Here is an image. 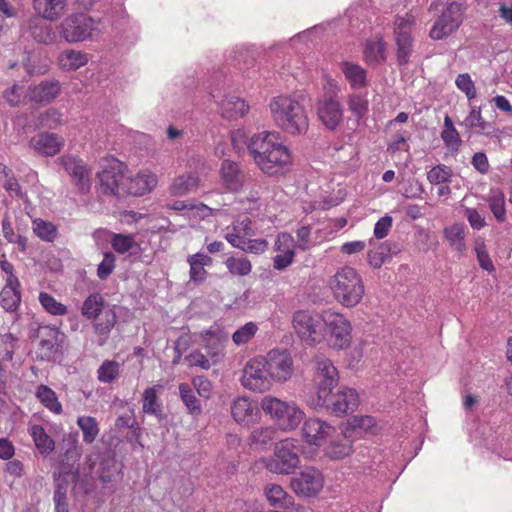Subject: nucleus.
Masks as SVG:
<instances>
[{
  "label": "nucleus",
  "mask_w": 512,
  "mask_h": 512,
  "mask_svg": "<svg viewBox=\"0 0 512 512\" xmlns=\"http://www.w3.org/2000/svg\"><path fill=\"white\" fill-rule=\"evenodd\" d=\"M244 139L248 152L256 166L266 175L283 174L291 163V153L274 132L264 131L254 134L248 141L243 131L232 134L233 146L237 149V141Z\"/></svg>",
  "instance_id": "nucleus-1"
},
{
  "label": "nucleus",
  "mask_w": 512,
  "mask_h": 512,
  "mask_svg": "<svg viewBox=\"0 0 512 512\" xmlns=\"http://www.w3.org/2000/svg\"><path fill=\"white\" fill-rule=\"evenodd\" d=\"M236 81L231 72L223 67L215 70L208 79L209 96L217 104L222 118L237 120L249 112V105L243 98L232 94Z\"/></svg>",
  "instance_id": "nucleus-2"
},
{
  "label": "nucleus",
  "mask_w": 512,
  "mask_h": 512,
  "mask_svg": "<svg viewBox=\"0 0 512 512\" xmlns=\"http://www.w3.org/2000/svg\"><path fill=\"white\" fill-rule=\"evenodd\" d=\"M273 121L282 131L292 136L305 135L309 119L304 106L290 95L273 97L269 104Z\"/></svg>",
  "instance_id": "nucleus-3"
},
{
  "label": "nucleus",
  "mask_w": 512,
  "mask_h": 512,
  "mask_svg": "<svg viewBox=\"0 0 512 512\" xmlns=\"http://www.w3.org/2000/svg\"><path fill=\"white\" fill-rule=\"evenodd\" d=\"M329 284L334 299L346 308L358 305L365 293L361 275L350 266L338 269Z\"/></svg>",
  "instance_id": "nucleus-4"
},
{
  "label": "nucleus",
  "mask_w": 512,
  "mask_h": 512,
  "mask_svg": "<svg viewBox=\"0 0 512 512\" xmlns=\"http://www.w3.org/2000/svg\"><path fill=\"white\" fill-rule=\"evenodd\" d=\"M315 394L307 399V404L313 409H319L327 396L337 386L339 374L333 362L323 354H317L313 358Z\"/></svg>",
  "instance_id": "nucleus-5"
},
{
  "label": "nucleus",
  "mask_w": 512,
  "mask_h": 512,
  "mask_svg": "<svg viewBox=\"0 0 512 512\" xmlns=\"http://www.w3.org/2000/svg\"><path fill=\"white\" fill-rule=\"evenodd\" d=\"M442 5L443 10L429 32V36L433 40H443L450 36L460 27L464 19L466 6L460 0H453L445 4L441 0L433 1L429 6V11H436Z\"/></svg>",
  "instance_id": "nucleus-6"
},
{
  "label": "nucleus",
  "mask_w": 512,
  "mask_h": 512,
  "mask_svg": "<svg viewBox=\"0 0 512 512\" xmlns=\"http://www.w3.org/2000/svg\"><path fill=\"white\" fill-rule=\"evenodd\" d=\"M261 409L283 430L295 429L304 418V412L294 402L282 401L272 396H265L261 400Z\"/></svg>",
  "instance_id": "nucleus-7"
},
{
  "label": "nucleus",
  "mask_w": 512,
  "mask_h": 512,
  "mask_svg": "<svg viewBox=\"0 0 512 512\" xmlns=\"http://www.w3.org/2000/svg\"><path fill=\"white\" fill-rule=\"evenodd\" d=\"M128 167L116 159H107L103 169L98 173L100 192L105 195L120 196L125 192Z\"/></svg>",
  "instance_id": "nucleus-8"
},
{
  "label": "nucleus",
  "mask_w": 512,
  "mask_h": 512,
  "mask_svg": "<svg viewBox=\"0 0 512 512\" xmlns=\"http://www.w3.org/2000/svg\"><path fill=\"white\" fill-rule=\"evenodd\" d=\"M292 325L302 341L314 345L324 337L325 314L320 316L307 310H299L293 314Z\"/></svg>",
  "instance_id": "nucleus-9"
},
{
  "label": "nucleus",
  "mask_w": 512,
  "mask_h": 512,
  "mask_svg": "<svg viewBox=\"0 0 512 512\" xmlns=\"http://www.w3.org/2000/svg\"><path fill=\"white\" fill-rule=\"evenodd\" d=\"M97 30L94 19L84 13H74L62 20L59 25L60 36L67 43H79L90 39Z\"/></svg>",
  "instance_id": "nucleus-10"
},
{
  "label": "nucleus",
  "mask_w": 512,
  "mask_h": 512,
  "mask_svg": "<svg viewBox=\"0 0 512 512\" xmlns=\"http://www.w3.org/2000/svg\"><path fill=\"white\" fill-rule=\"evenodd\" d=\"M414 25L415 17L409 13L405 16H397L394 20L396 59L399 66H405L410 62L414 46L412 36Z\"/></svg>",
  "instance_id": "nucleus-11"
},
{
  "label": "nucleus",
  "mask_w": 512,
  "mask_h": 512,
  "mask_svg": "<svg viewBox=\"0 0 512 512\" xmlns=\"http://www.w3.org/2000/svg\"><path fill=\"white\" fill-rule=\"evenodd\" d=\"M300 448L296 439L287 438L276 444L267 468L278 474H290L298 467Z\"/></svg>",
  "instance_id": "nucleus-12"
},
{
  "label": "nucleus",
  "mask_w": 512,
  "mask_h": 512,
  "mask_svg": "<svg viewBox=\"0 0 512 512\" xmlns=\"http://www.w3.org/2000/svg\"><path fill=\"white\" fill-rule=\"evenodd\" d=\"M273 382L261 356L249 360L243 368L241 384L248 390L262 393L268 391Z\"/></svg>",
  "instance_id": "nucleus-13"
},
{
  "label": "nucleus",
  "mask_w": 512,
  "mask_h": 512,
  "mask_svg": "<svg viewBox=\"0 0 512 512\" xmlns=\"http://www.w3.org/2000/svg\"><path fill=\"white\" fill-rule=\"evenodd\" d=\"M272 380L286 382L293 374L294 364L291 353L286 349H272L261 356Z\"/></svg>",
  "instance_id": "nucleus-14"
},
{
  "label": "nucleus",
  "mask_w": 512,
  "mask_h": 512,
  "mask_svg": "<svg viewBox=\"0 0 512 512\" xmlns=\"http://www.w3.org/2000/svg\"><path fill=\"white\" fill-rule=\"evenodd\" d=\"M250 174L240 162L224 159L219 168L221 186L231 193H239L244 190Z\"/></svg>",
  "instance_id": "nucleus-15"
},
{
  "label": "nucleus",
  "mask_w": 512,
  "mask_h": 512,
  "mask_svg": "<svg viewBox=\"0 0 512 512\" xmlns=\"http://www.w3.org/2000/svg\"><path fill=\"white\" fill-rule=\"evenodd\" d=\"M325 326L330 332V345L336 350H342L349 346L351 341V323L336 312H325Z\"/></svg>",
  "instance_id": "nucleus-16"
},
{
  "label": "nucleus",
  "mask_w": 512,
  "mask_h": 512,
  "mask_svg": "<svg viewBox=\"0 0 512 512\" xmlns=\"http://www.w3.org/2000/svg\"><path fill=\"white\" fill-rule=\"evenodd\" d=\"M326 400L319 409L325 408L336 416L353 413L359 406L358 392L348 387L339 388L335 394L331 392Z\"/></svg>",
  "instance_id": "nucleus-17"
},
{
  "label": "nucleus",
  "mask_w": 512,
  "mask_h": 512,
  "mask_svg": "<svg viewBox=\"0 0 512 512\" xmlns=\"http://www.w3.org/2000/svg\"><path fill=\"white\" fill-rule=\"evenodd\" d=\"M59 162L81 194L90 190V169L78 156L67 154L59 158Z\"/></svg>",
  "instance_id": "nucleus-18"
},
{
  "label": "nucleus",
  "mask_w": 512,
  "mask_h": 512,
  "mask_svg": "<svg viewBox=\"0 0 512 512\" xmlns=\"http://www.w3.org/2000/svg\"><path fill=\"white\" fill-rule=\"evenodd\" d=\"M324 479L322 473L313 468L307 467L291 479L293 491L301 496H315L323 487Z\"/></svg>",
  "instance_id": "nucleus-19"
},
{
  "label": "nucleus",
  "mask_w": 512,
  "mask_h": 512,
  "mask_svg": "<svg viewBox=\"0 0 512 512\" xmlns=\"http://www.w3.org/2000/svg\"><path fill=\"white\" fill-rule=\"evenodd\" d=\"M231 415L240 426L250 427L260 420L261 412L256 402L243 396L233 400Z\"/></svg>",
  "instance_id": "nucleus-20"
},
{
  "label": "nucleus",
  "mask_w": 512,
  "mask_h": 512,
  "mask_svg": "<svg viewBox=\"0 0 512 512\" xmlns=\"http://www.w3.org/2000/svg\"><path fill=\"white\" fill-rule=\"evenodd\" d=\"M317 115L328 130L334 131L342 121L343 109L333 96L324 95L317 103Z\"/></svg>",
  "instance_id": "nucleus-21"
},
{
  "label": "nucleus",
  "mask_w": 512,
  "mask_h": 512,
  "mask_svg": "<svg viewBox=\"0 0 512 512\" xmlns=\"http://www.w3.org/2000/svg\"><path fill=\"white\" fill-rule=\"evenodd\" d=\"M465 128L470 129L478 136L498 138L500 129L493 122L486 121L482 116L481 106H471L469 114L461 123Z\"/></svg>",
  "instance_id": "nucleus-22"
},
{
  "label": "nucleus",
  "mask_w": 512,
  "mask_h": 512,
  "mask_svg": "<svg viewBox=\"0 0 512 512\" xmlns=\"http://www.w3.org/2000/svg\"><path fill=\"white\" fill-rule=\"evenodd\" d=\"M334 431V427L318 418L307 419L302 427L305 441L316 446H320Z\"/></svg>",
  "instance_id": "nucleus-23"
},
{
  "label": "nucleus",
  "mask_w": 512,
  "mask_h": 512,
  "mask_svg": "<svg viewBox=\"0 0 512 512\" xmlns=\"http://www.w3.org/2000/svg\"><path fill=\"white\" fill-rule=\"evenodd\" d=\"M63 137L55 133L43 132L32 137L30 146L40 155L52 157L60 152L64 146Z\"/></svg>",
  "instance_id": "nucleus-24"
},
{
  "label": "nucleus",
  "mask_w": 512,
  "mask_h": 512,
  "mask_svg": "<svg viewBox=\"0 0 512 512\" xmlns=\"http://www.w3.org/2000/svg\"><path fill=\"white\" fill-rule=\"evenodd\" d=\"M246 196L239 198L237 201L241 207L237 208L239 211L244 213H251L260 208V198L263 190V181L254 177L253 175L246 182Z\"/></svg>",
  "instance_id": "nucleus-25"
},
{
  "label": "nucleus",
  "mask_w": 512,
  "mask_h": 512,
  "mask_svg": "<svg viewBox=\"0 0 512 512\" xmlns=\"http://www.w3.org/2000/svg\"><path fill=\"white\" fill-rule=\"evenodd\" d=\"M157 184V177L149 171L139 172L136 176H127L124 194L142 196L150 192Z\"/></svg>",
  "instance_id": "nucleus-26"
},
{
  "label": "nucleus",
  "mask_w": 512,
  "mask_h": 512,
  "mask_svg": "<svg viewBox=\"0 0 512 512\" xmlns=\"http://www.w3.org/2000/svg\"><path fill=\"white\" fill-rule=\"evenodd\" d=\"M330 23H320L308 28L302 32H299L289 39V44L293 48H298L299 44L308 46L309 44H317L327 34Z\"/></svg>",
  "instance_id": "nucleus-27"
},
{
  "label": "nucleus",
  "mask_w": 512,
  "mask_h": 512,
  "mask_svg": "<svg viewBox=\"0 0 512 512\" xmlns=\"http://www.w3.org/2000/svg\"><path fill=\"white\" fill-rule=\"evenodd\" d=\"M162 389L163 386L157 384L147 388L142 394V411L145 414L155 416L159 420L165 417L162 402L158 398V393Z\"/></svg>",
  "instance_id": "nucleus-28"
},
{
  "label": "nucleus",
  "mask_w": 512,
  "mask_h": 512,
  "mask_svg": "<svg viewBox=\"0 0 512 512\" xmlns=\"http://www.w3.org/2000/svg\"><path fill=\"white\" fill-rule=\"evenodd\" d=\"M364 60L367 64L378 66L386 61V43L382 37L366 41L363 50Z\"/></svg>",
  "instance_id": "nucleus-29"
},
{
  "label": "nucleus",
  "mask_w": 512,
  "mask_h": 512,
  "mask_svg": "<svg viewBox=\"0 0 512 512\" xmlns=\"http://www.w3.org/2000/svg\"><path fill=\"white\" fill-rule=\"evenodd\" d=\"M89 56L87 53L75 50L66 49L58 56V64L63 71H75L87 65Z\"/></svg>",
  "instance_id": "nucleus-30"
},
{
  "label": "nucleus",
  "mask_w": 512,
  "mask_h": 512,
  "mask_svg": "<svg viewBox=\"0 0 512 512\" xmlns=\"http://www.w3.org/2000/svg\"><path fill=\"white\" fill-rule=\"evenodd\" d=\"M340 69L352 89H361L367 85V71L357 63L343 61Z\"/></svg>",
  "instance_id": "nucleus-31"
},
{
  "label": "nucleus",
  "mask_w": 512,
  "mask_h": 512,
  "mask_svg": "<svg viewBox=\"0 0 512 512\" xmlns=\"http://www.w3.org/2000/svg\"><path fill=\"white\" fill-rule=\"evenodd\" d=\"M483 200L488 204L491 213L499 223L506 221L505 195L500 188H491L489 193L483 197Z\"/></svg>",
  "instance_id": "nucleus-32"
},
{
  "label": "nucleus",
  "mask_w": 512,
  "mask_h": 512,
  "mask_svg": "<svg viewBox=\"0 0 512 512\" xmlns=\"http://www.w3.org/2000/svg\"><path fill=\"white\" fill-rule=\"evenodd\" d=\"M36 13L50 21L57 20L64 12L65 0H33Z\"/></svg>",
  "instance_id": "nucleus-33"
},
{
  "label": "nucleus",
  "mask_w": 512,
  "mask_h": 512,
  "mask_svg": "<svg viewBox=\"0 0 512 512\" xmlns=\"http://www.w3.org/2000/svg\"><path fill=\"white\" fill-rule=\"evenodd\" d=\"M121 472V465L117 462L114 455L111 453H104L101 455L99 467L96 474L103 484L112 482Z\"/></svg>",
  "instance_id": "nucleus-34"
},
{
  "label": "nucleus",
  "mask_w": 512,
  "mask_h": 512,
  "mask_svg": "<svg viewBox=\"0 0 512 512\" xmlns=\"http://www.w3.org/2000/svg\"><path fill=\"white\" fill-rule=\"evenodd\" d=\"M21 302L20 282H6L0 292V304L6 311H16Z\"/></svg>",
  "instance_id": "nucleus-35"
},
{
  "label": "nucleus",
  "mask_w": 512,
  "mask_h": 512,
  "mask_svg": "<svg viewBox=\"0 0 512 512\" xmlns=\"http://www.w3.org/2000/svg\"><path fill=\"white\" fill-rule=\"evenodd\" d=\"M228 243L235 248L251 254H262L268 247V242L265 239L240 238L237 235H230Z\"/></svg>",
  "instance_id": "nucleus-36"
},
{
  "label": "nucleus",
  "mask_w": 512,
  "mask_h": 512,
  "mask_svg": "<svg viewBox=\"0 0 512 512\" xmlns=\"http://www.w3.org/2000/svg\"><path fill=\"white\" fill-rule=\"evenodd\" d=\"M61 91L58 81H42L35 86L31 93V98L37 102L49 103L55 99Z\"/></svg>",
  "instance_id": "nucleus-37"
},
{
  "label": "nucleus",
  "mask_w": 512,
  "mask_h": 512,
  "mask_svg": "<svg viewBox=\"0 0 512 512\" xmlns=\"http://www.w3.org/2000/svg\"><path fill=\"white\" fill-rule=\"evenodd\" d=\"M201 345L211 357H216L222 352V339L218 328H210L200 335Z\"/></svg>",
  "instance_id": "nucleus-38"
},
{
  "label": "nucleus",
  "mask_w": 512,
  "mask_h": 512,
  "mask_svg": "<svg viewBox=\"0 0 512 512\" xmlns=\"http://www.w3.org/2000/svg\"><path fill=\"white\" fill-rule=\"evenodd\" d=\"M29 432L36 448L41 454H49L55 448L54 440L46 433L45 429L41 425H32L29 428Z\"/></svg>",
  "instance_id": "nucleus-39"
},
{
  "label": "nucleus",
  "mask_w": 512,
  "mask_h": 512,
  "mask_svg": "<svg viewBox=\"0 0 512 512\" xmlns=\"http://www.w3.org/2000/svg\"><path fill=\"white\" fill-rule=\"evenodd\" d=\"M37 399L51 412L60 414L62 405L58 401L56 393L46 385H39L36 390Z\"/></svg>",
  "instance_id": "nucleus-40"
},
{
  "label": "nucleus",
  "mask_w": 512,
  "mask_h": 512,
  "mask_svg": "<svg viewBox=\"0 0 512 512\" xmlns=\"http://www.w3.org/2000/svg\"><path fill=\"white\" fill-rule=\"evenodd\" d=\"M47 338H42L39 342V355L42 360H50L57 352L59 346V332L55 329H48Z\"/></svg>",
  "instance_id": "nucleus-41"
},
{
  "label": "nucleus",
  "mask_w": 512,
  "mask_h": 512,
  "mask_svg": "<svg viewBox=\"0 0 512 512\" xmlns=\"http://www.w3.org/2000/svg\"><path fill=\"white\" fill-rule=\"evenodd\" d=\"M93 319V327L95 332L98 335L106 337L114 327L117 316L113 309L107 308L102 313H100V315Z\"/></svg>",
  "instance_id": "nucleus-42"
},
{
  "label": "nucleus",
  "mask_w": 512,
  "mask_h": 512,
  "mask_svg": "<svg viewBox=\"0 0 512 512\" xmlns=\"http://www.w3.org/2000/svg\"><path fill=\"white\" fill-rule=\"evenodd\" d=\"M32 229L34 234L45 242H53L58 235L57 226L41 218H36L32 221Z\"/></svg>",
  "instance_id": "nucleus-43"
},
{
  "label": "nucleus",
  "mask_w": 512,
  "mask_h": 512,
  "mask_svg": "<svg viewBox=\"0 0 512 512\" xmlns=\"http://www.w3.org/2000/svg\"><path fill=\"white\" fill-rule=\"evenodd\" d=\"M265 495L270 504L277 508H287L291 503L289 496L284 489L277 484H269L265 488Z\"/></svg>",
  "instance_id": "nucleus-44"
},
{
  "label": "nucleus",
  "mask_w": 512,
  "mask_h": 512,
  "mask_svg": "<svg viewBox=\"0 0 512 512\" xmlns=\"http://www.w3.org/2000/svg\"><path fill=\"white\" fill-rule=\"evenodd\" d=\"M77 425L83 434V441L87 444L93 443L99 434V424L96 418L91 416H79Z\"/></svg>",
  "instance_id": "nucleus-45"
},
{
  "label": "nucleus",
  "mask_w": 512,
  "mask_h": 512,
  "mask_svg": "<svg viewBox=\"0 0 512 512\" xmlns=\"http://www.w3.org/2000/svg\"><path fill=\"white\" fill-rule=\"evenodd\" d=\"M276 431L271 427L254 430L249 436V444L255 449H263L275 439Z\"/></svg>",
  "instance_id": "nucleus-46"
},
{
  "label": "nucleus",
  "mask_w": 512,
  "mask_h": 512,
  "mask_svg": "<svg viewBox=\"0 0 512 512\" xmlns=\"http://www.w3.org/2000/svg\"><path fill=\"white\" fill-rule=\"evenodd\" d=\"M120 376V364L115 360H105L97 369V379L104 384H110Z\"/></svg>",
  "instance_id": "nucleus-47"
},
{
  "label": "nucleus",
  "mask_w": 512,
  "mask_h": 512,
  "mask_svg": "<svg viewBox=\"0 0 512 512\" xmlns=\"http://www.w3.org/2000/svg\"><path fill=\"white\" fill-rule=\"evenodd\" d=\"M104 310V299L99 293L90 294L82 305V314L88 319H93Z\"/></svg>",
  "instance_id": "nucleus-48"
},
{
  "label": "nucleus",
  "mask_w": 512,
  "mask_h": 512,
  "mask_svg": "<svg viewBox=\"0 0 512 512\" xmlns=\"http://www.w3.org/2000/svg\"><path fill=\"white\" fill-rule=\"evenodd\" d=\"M31 35L38 43L52 44L55 41L56 35L51 25L44 21L35 22L31 26Z\"/></svg>",
  "instance_id": "nucleus-49"
},
{
  "label": "nucleus",
  "mask_w": 512,
  "mask_h": 512,
  "mask_svg": "<svg viewBox=\"0 0 512 512\" xmlns=\"http://www.w3.org/2000/svg\"><path fill=\"white\" fill-rule=\"evenodd\" d=\"M352 451V446L350 440L347 438H342L337 441H332L326 447V455L335 460L343 459L348 456Z\"/></svg>",
  "instance_id": "nucleus-50"
},
{
  "label": "nucleus",
  "mask_w": 512,
  "mask_h": 512,
  "mask_svg": "<svg viewBox=\"0 0 512 512\" xmlns=\"http://www.w3.org/2000/svg\"><path fill=\"white\" fill-rule=\"evenodd\" d=\"M296 233V249L300 251H308L317 245V241L312 236V230L309 225H302L295 230Z\"/></svg>",
  "instance_id": "nucleus-51"
},
{
  "label": "nucleus",
  "mask_w": 512,
  "mask_h": 512,
  "mask_svg": "<svg viewBox=\"0 0 512 512\" xmlns=\"http://www.w3.org/2000/svg\"><path fill=\"white\" fill-rule=\"evenodd\" d=\"M230 235H237L240 238L254 235L252 229V221L248 217L237 219L232 223L231 227L226 228L225 239L228 241Z\"/></svg>",
  "instance_id": "nucleus-52"
},
{
  "label": "nucleus",
  "mask_w": 512,
  "mask_h": 512,
  "mask_svg": "<svg viewBox=\"0 0 512 512\" xmlns=\"http://www.w3.org/2000/svg\"><path fill=\"white\" fill-rule=\"evenodd\" d=\"M258 329L256 322H247L232 334V341L237 346L247 344L255 336Z\"/></svg>",
  "instance_id": "nucleus-53"
},
{
  "label": "nucleus",
  "mask_w": 512,
  "mask_h": 512,
  "mask_svg": "<svg viewBox=\"0 0 512 512\" xmlns=\"http://www.w3.org/2000/svg\"><path fill=\"white\" fill-rule=\"evenodd\" d=\"M225 265L228 271L236 276H246L252 270V264L246 257H229L226 259Z\"/></svg>",
  "instance_id": "nucleus-54"
},
{
  "label": "nucleus",
  "mask_w": 512,
  "mask_h": 512,
  "mask_svg": "<svg viewBox=\"0 0 512 512\" xmlns=\"http://www.w3.org/2000/svg\"><path fill=\"white\" fill-rule=\"evenodd\" d=\"M39 302L43 309L51 315L62 316L67 313V307L46 292L39 294Z\"/></svg>",
  "instance_id": "nucleus-55"
},
{
  "label": "nucleus",
  "mask_w": 512,
  "mask_h": 512,
  "mask_svg": "<svg viewBox=\"0 0 512 512\" xmlns=\"http://www.w3.org/2000/svg\"><path fill=\"white\" fill-rule=\"evenodd\" d=\"M474 251L476 254L477 261L479 263V266L489 272L492 273L495 271V266L489 256L486 244L483 239L478 238L475 241Z\"/></svg>",
  "instance_id": "nucleus-56"
},
{
  "label": "nucleus",
  "mask_w": 512,
  "mask_h": 512,
  "mask_svg": "<svg viewBox=\"0 0 512 512\" xmlns=\"http://www.w3.org/2000/svg\"><path fill=\"white\" fill-rule=\"evenodd\" d=\"M445 237L449 244L458 252L463 253L466 250V244L464 242V230L459 225H453L446 228Z\"/></svg>",
  "instance_id": "nucleus-57"
},
{
  "label": "nucleus",
  "mask_w": 512,
  "mask_h": 512,
  "mask_svg": "<svg viewBox=\"0 0 512 512\" xmlns=\"http://www.w3.org/2000/svg\"><path fill=\"white\" fill-rule=\"evenodd\" d=\"M64 475H68V472H63ZM56 481V488L54 491L53 501L55 508H68L67 503V482L65 480V477L62 476V473L58 475V477L55 478Z\"/></svg>",
  "instance_id": "nucleus-58"
},
{
  "label": "nucleus",
  "mask_w": 512,
  "mask_h": 512,
  "mask_svg": "<svg viewBox=\"0 0 512 512\" xmlns=\"http://www.w3.org/2000/svg\"><path fill=\"white\" fill-rule=\"evenodd\" d=\"M451 177H452L451 168L444 164H439V165L433 167L427 173V179L433 185L449 183L451 181Z\"/></svg>",
  "instance_id": "nucleus-59"
},
{
  "label": "nucleus",
  "mask_w": 512,
  "mask_h": 512,
  "mask_svg": "<svg viewBox=\"0 0 512 512\" xmlns=\"http://www.w3.org/2000/svg\"><path fill=\"white\" fill-rule=\"evenodd\" d=\"M487 427L485 425L479 426L475 431L470 434L471 441L475 446L486 447L492 452L496 451V438L493 435L485 437V431Z\"/></svg>",
  "instance_id": "nucleus-60"
},
{
  "label": "nucleus",
  "mask_w": 512,
  "mask_h": 512,
  "mask_svg": "<svg viewBox=\"0 0 512 512\" xmlns=\"http://www.w3.org/2000/svg\"><path fill=\"white\" fill-rule=\"evenodd\" d=\"M112 248L120 254H124L137 246L132 235L114 234L111 239Z\"/></svg>",
  "instance_id": "nucleus-61"
},
{
  "label": "nucleus",
  "mask_w": 512,
  "mask_h": 512,
  "mask_svg": "<svg viewBox=\"0 0 512 512\" xmlns=\"http://www.w3.org/2000/svg\"><path fill=\"white\" fill-rule=\"evenodd\" d=\"M274 249L277 252L295 253L296 243L295 238L288 232H281L277 235Z\"/></svg>",
  "instance_id": "nucleus-62"
},
{
  "label": "nucleus",
  "mask_w": 512,
  "mask_h": 512,
  "mask_svg": "<svg viewBox=\"0 0 512 512\" xmlns=\"http://www.w3.org/2000/svg\"><path fill=\"white\" fill-rule=\"evenodd\" d=\"M348 106L357 120L362 119L368 112V100L361 95L350 96Z\"/></svg>",
  "instance_id": "nucleus-63"
},
{
  "label": "nucleus",
  "mask_w": 512,
  "mask_h": 512,
  "mask_svg": "<svg viewBox=\"0 0 512 512\" xmlns=\"http://www.w3.org/2000/svg\"><path fill=\"white\" fill-rule=\"evenodd\" d=\"M441 139L445 147L451 153H457L459 151L462 144V139L456 128L451 130H442Z\"/></svg>",
  "instance_id": "nucleus-64"
}]
</instances>
